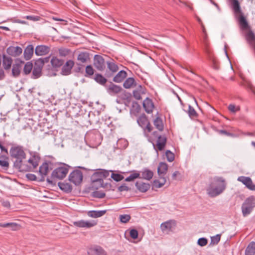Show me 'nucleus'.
<instances>
[{"label":"nucleus","mask_w":255,"mask_h":255,"mask_svg":"<svg viewBox=\"0 0 255 255\" xmlns=\"http://www.w3.org/2000/svg\"><path fill=\"white\" fill-rule=\"evenodd\" d=\"M231 3L235 17L237 20L241 28L243 30H248L245 34L246 40L250 45L255 42L254 48L255 50V34L251 29L246 17L242 11L239 0H232Z\"/></svg>","instance_id":"nucleus-1"},{"label":"nucleus","mask_w":255,"mask_h":255,"mask_svg":"<svg viewBox=\"0 0 255 255\" xmlns=\"http://www.w3.org/2000/svg\"><path fill=\"white\" fill-rule=\"evenodd\" d=\"M9 156L11 160L13 162V168L20 172L26 157L23 146L18 145L12 146L9 150Z\"/></svg>","instance_id":"nucleus-2"},{"label":"nucleus","mask_w":255,"mask_h":255,"mask_svg":"<svg viewBox=\"0 0 255 255\" xmlns=\"http://www.w3.org/2000/svg\"><path fill=\"white\" fill-rule=\"evenodd\" d=\"M227 183L223 177L215 176L210 181L207 192L211 197H215L222 194L226 189Z\"/></svg>","instance_id":"nucleus-3"},{"label":"nucleus","mask_w":255,"mask_h":255,"mask_svg":"<svg viewBox=\"0 0 255 255\" xmlns=\"http://www.w3.org/2000/svg\"><path fill=\"white\" fill-rule=\"evenodd\" d=\"M56 166L54 167L51 173L50 177H47L46 181L51 185H55V180H62L64 178L67 174L70 168L72 167L64 163H56Z\"/></svg>","instance_id":"nucleus-4"},{"label":"nucleus","mask_w":255,"mask_h":255,"mask_svg":"<svg viewBox=\"0 0 255 255\" xmlns=\"http://www.w3.org/2000/svg\"><path fill=\"white\" fill-rule=\"evenodd\" d=\"M88 171H95L91 177L92 188L97 190L98 189V184L102 183L103 179L108 177L110 175V172L112 170H107L103 169H88Z\"/></svg>","instance_id":"nucleus-5"},{"label":"nucleus","mask_w":255,"mask_h":255,"mask_svg":"<svg viewBox=\"0 0 255 255\" xmlns=\"http://www.w3.org/2000/svg\"><path fill=\"white\" fill-rule=\"evenodd\" d=\"M31 157L27 160V163L23 162L20 172L32 171L38 166L41 157L36 152L31 153Z\"/></svg>","instance_id":"nucleus-6"},{"label":"nucleus","mask_w":255,"mask_h":255,"mask_svg":"<svg viewBox=\"0 0 255 255\" xmlns=\"http://www.w3.org/2000/svg\"><path fill=\"white\" fill-rule=\"evenodd\" d=\"M56 162H54L51 160H45L39 168V173L40 177L38 178V182L45 181V177L48 174L49 170H53L56 166Z\"/></svg>","instance_id":"nucleus-7"},{"label":"nucleus","mask_w":255,"mask_h":255,"mask_svg":"<svg viewBox=\"0 0 255 255\" xmlns=\"http://www.w3.org/2000/svg\"><path fill=\"white\" fill-rule=\"evenodd\" d=\"M79 169L86 171H88V169L84 167L77 166L70 173L68 176V180L76 186L81 184L83 178V174Z\"/></svg>","instance_id":"nucleus-8"},{"label":"nucleus","mask_w":255,"mask_h":255,"mask_svg":"<svg viewBox=\"0 0 255 255\" xmlns=\"http://www.w3.org/2000/svg\"><path fill=\"white\" fill-rule=\"evenodd\" d=\"M255 198L253 196H250L245 200L242 206V211L244 217L248 216L252 212L255 207Z\"/></svg>","instance_id":"nucleus-9"},{"label":"nucleus","mask_w":255,"mask_h":255,"mask_svg":"<svg viewBox=\"0 0 255 255\" xmlns=\"http://www.w3.org/2000/svg\"><path fill=\"white\" fill-rule=\"evenodd\" d=\"M139 126L144 129H147L150 132L152 130V127L148 120L147 117L145 114H142L137 120Z\"/></svg>","instance_id":"nucleus-10"},{"label":"nucleus","mask_w":255,"mask_h":255,"mask_svg":"<svg viewBox=\"0 0 255 255\" xmlns=\"http://www.w3.org/2000/svg\"><path fill=\"white\" fill-rule=\"evenodd\" d=\"M167 140V139L166 135H162V136H158V138H157L155 144L152 142L153 148L157 152H158V150L162 151L164 149L166 144Z\"/></svg>","instance_id":"nucleus-11"},{"label":"nucleus","mask_w":255,"mask_h":255,"mask_svg":"<svg viewBox=\"0 0 255 255\" xmlns=\"http://www.w3.org/2000/svg\"><path fill=\"white\" fill-rule=\"evenodd\" d=\"M87 138L93 144H98L101 141V134L98 130L90 131L86 134Z\"/></svg>","instance_id":"nucleus-12"},{"label":"nucleus","mask_w":255,"mask_h":255,"mask_svg":"<svg viewBox=\"0 0 255 255\" xmlns=\"http://www.w3.org/2000/svg\"><path fill=\"white\" fill-rule=\"evenodd\" d=\"M90 54L87 51H82L77 52V60L78 62L76 64L78 66L81 65V64L87 63L90 61Z\"/></svg>","instance_id":"nucleus-13"},{"label":"nucleus","mask_w":255,"mask_h":255,"mask_svg":"<svg viewBox=\"0 0 255 255\" xmlns=\"http://www.w3.org/2000/svg\"><path fill=\"white\" fill-rule=\"evenodd\" d=\"M93 65L98 70L103 71L105 69L106 63L103 57L100 55L96 54L94 57Z\"/></svg>","instance_id":"nucleus-14"},{"label":"nucleus","mask_w":255,"mask_h":255,"mask_svg":"<svg viewBox=\"0 0 255 255\" xmlns=\"http://www.w3.org/2000/svg\"><path fill=\"white\" fill-rule=\"evenodd\" d=\"M106 64L108 70L106 71L105 76L106 78H109L113 77L114 74L119 70V67L113 60L112 61H107Z\"/></svg>","instance_id":"nucleus-15"},{"label":"nucleus","mask_w":255,"mask_h":255,"mask_svg":"<svg viewBox=\"0 0 255 255\" xmlns=\"http://www.w3.org/2000/svg\"><path fill=\"white\" fill-rule=\"evenodd\" d=\"M238 180L244 184L246 187L252 191H255V184L253 182L250 177L241 176L238 177Z\"/></svg>","instance_id":"nucleus-16"},{"label":"nucleus","mask_w":255,"mask_h":255,"mask_svg":"<svg viewBox=\"0 0 255 255\" xmlns=\"http://www.w3.org/2000/svg\"><path fill=\"white\" fill-rule=\"evenodd\" d=\"M176 222L174 220H169L162 223L160 228L163 232H167V233L173 232L176 227Z\"/></svg>","instance_id":"nucleus-17"},{"label":"nucleus","mask_w":255,"mask_h":255,"mask_svg":"<svg viewBox=\"0 0 255 255\" xmlns=\"http://www.w3.org/2000/svg\"><path fill=\"white\" fill-rule=\"evenodd\" d=\"M24 63V61L20 59H16L15 63L13 64L12 68V75L14 77H18L20 74L21 64Z\"/></svg>","instance_id":"nucleus-18"},{"label":"nucleus","mask_w":255,"mask_h":255,"mask_svg":"<svg viewBox=\"0 0 255 255\" xmlns=\"http://www.w3.org/2000/svg\"><path fill=\"white\" fill-rule=\"evenodd\" d=\"M74 65V62L72 60H68L65 64H63L61 69V74L62 75L67 76L71 73V70Z\"/></svg>","instance_id":"nucleus-19"},{"label":"nucleus","mask_w":255,"mask_h":255,"mask_svg":"<svg viewBox=\"0 0 255 255\" xmlns=\"http://www.w3.org/2000/svg\"><path fill=\"white\" fill-rule=\"evenodd\" d=\"M50 51V47L45 45H37L35 49V54L37 56L46 55Z\"/></svg>","instance_id":"nucleus-20"},{"label":"nucleus","mask_w":255,"mask_h":255,"mask_svg":"<svg viewBox=\"0 0 255 255\" xmlns=\"http://www.w3.org/2000/svg\"><path fill=\"white\" fill-rule=\"evenodd\" d=\"M89 255H107L106 251L99 246L91 247L88 251Z\"/></svg>","instance_id":"nucleus-21"},{"label":"nucleus","mask_w":255,"mask_h":255,"mask_svg":"<svg viewBox=\"0 0 255 255\" xmlns=\"http://www.w3.org/2000/svg\"><path fill=\"white\" fill-rule=\"evenodd\" d=\"M142 105L145 111L147 113L151 114L152 113L154 105L151 99L146 98L143 101Z\"/></svg>","instance_id":"nucleus-22"},{"label":"nucleus","mask_w":255,"mask_h":255,"mask_svg":"<svg viewBox=\"0 0 255 255\" xmlns=\"http://www.w3.org/2000/svg\"><path fill=\"white\" fill-rule=\"evenodd\" d=\"M73 224L75 226L79 228H90L94 226L96 224V223H93L90 221H86L82 220L74 222Z\"/></svg>","instance_id":"nucleus-23"},{"label":"nucleus","mask_w":255,"mask_h":255,"mask_svg":"<svg viewBox=\"0 0 255 255\" xmlns=\"http://www.w3.org/2000/svg\"><path fill=\"white\" fill-rule=\"evenodd\" d=\"M6 52L9 55L15 57L22 53V49L19 46H10L7 48Z\"/></svg>","instance_id":"nucleus-24"},{"label":"nucleus","mask_w":255,"mask_h":255,"mask_svg":"<svg viewBox=\"0 0 255 255\" xmlns=\"http://www.w3.org/2000/svg\"><path fill=\"white\" fill-rule=\"evenodd\" d=\"M58 186L62 191L66 193H70L73 190L72 185L65 181L59 182L58 183Z\"/></svg>","instance_id":"nucleus-25"},{"label":"nucleus","mask_w":255,"mask_h":255,"mask_svg":"<svg viewBox=\"0 0 255 255\" xmlns=\"http://www.w3.org/2000/svg\"><path fill=\"white\" fill-rule=\"evenodd\" d=\"M208 55V59L211 62V65L213 69L218 70L220 69V62L209 51H207Z\"/></svg>","instance_id":"nucleus-26"},{"label":"nucleus","mask_w":255,"mask_h":255,"mask_svg":"<svg viewBox=\"0 0 255 255\" xmlns=\"http://www.w3.org/2000/svg\"><path fill=\"white\" fill-rule=\"evenodd\" d=\"M122 88L111 82L107 88L108 92L110 94H117L122 91Z\"/></svg>","instance_id":"nucleus-27"},{"label":"nucleus","mask_w":255,"mask_h":255,"mask_svg":"<svg viewBox=\"0 0 255 255\" xmlns=\"http://www.w3.org/2000/svg\"><path fill=\"white\" fill-rule=\"evenodd\" d=\"M34 52V47L32 45L29 44L25 48L23 52L24 58L26 60L31 58Z\"/></svg>","instance_id":"nucleus-28"},{"label":"nucleus","mask_w":255,"mask_h":255,"mask_svg":"<svg viewBox=\"0 0 255 255\" xmlns=\"http://www.w3.org/2000/svg\"><path fill=\"white\" fill-rule=\"evenodd\" d=\"M127 76L128 74L126 71L123 70H121L113 78V81L116 83H121L126 79Z\"/></svg>","instance_id":"nucleus-29"},{"label":"nucleus","mask_w":255,"mask_h":255,"mask_svg":"<svg viewBox=\"0 0 255 255\" xmlns=\"http://www.w3.org/2000/svg\"><path fill=\"white\" fill-rule=\"evenodd\" d=\"M168 165L165 162H160L157 168V173L159 176L163 177L168 170Z\"/></svg>","instance_id":"nucleus-30"},{"label":"nucleus","mask_w":255,"mask_h":255,"mask_svg":"<svg viewBox=\"0 0 255 255\" xmlns=\"http://www.w3.org/2000/svg\"><path fill=\"white\" fill-rule=\"evenodd\" d=\"M121 98L124 100V104L126 106H129V105L131 101L132 95L130 93L125 90L122 93L121 95Z\"/></svg>","instance_id":"nucleus-31"},{"label":"nucleus","mask_w":255,"mask_h":255,"mask_svg":"<svg viewBox=\"0 0 255 255\" xmlns=\"http://www.w3.org/2000/svg\"><path fill=\"white\" fill-rule=\"evenodd\" d=\"M135 186L140 192L144 193L149 189L150 185L148 183L137 181L135 183Z\"/></svg>","instance_id":"nucleus-32"},{"label":"nucleus","mask_w":255,"mask_h":255,"mask_svg":"<svg viewBox=\"0 0 255 255\" xmlns=\"http://www.w3.org/2000/svg\"><path fill=\"white\" fill-rule=\"evenodd\" d=\"M64 62V60L60 59L55 56H53L50 60L51 64L52 67L54 69H57L61 67L63 65Z\"/></svg>","instance_id":"nucleus-33"},{"label":"nucleus","mask_w":255,"mask_h":255,"mask_svg":"<svg viewBox=\"0 0 255 255\" xmlns=\"http://www.w3.org/2000/svg\"><path fill=\"white\" fill-rule=\"evenodd\" d=\"M2 58V66L3 68L6 71L9 70L11 68L12 63V58L6 56L5 55H3Z\"/></svg>","instance_id":"nucleus-34"},{"label":"nucleus","mask_w":255,"mask_h":255,"mask_svg":"<svg viewBox=\"0 0 255 255\" xmlns=\"http://www.w3.org/2000/svg\"><path fill=\"white\" fill-rule=\"evenodd\" d=\"M141 110V107L137 102L133 101L132 103L131 107L130 109V113L135 116H137Z\"/></svg>","instance_id":"nucleus-35"},{"label":"nucleus","mask_w":255,"mask_h":255,"mask_svg":"<svg viewBox=\"0 0 255 255\" xmlns=\"http://www.w3.org/2000/svg\"><path fill=\"white\" fill-rule=\"evenodd\" d=\"M136 86V83L135 79L132 77L127 78L123 84V86L126 89H129L131 87H134Z\"/></svg>","instance_id":"nucleus-36"},{"label":"nucleus","mask_w":255,"mask_h":255,"mask_svg":"<svg viewBox=\"0 0 255 255\" xmlns=\"http://www.w3.org/2000/svg\"><path fill=\"white\" fill-rule=\"evenodd\" d=\"M107 212V210L90 211L88 212V215L92 218H97L104 216Z\"/></svg>","instance_id":"nucleus-37"},{"label":"nucleus","mask_w":255,"mask_h":255,"mask_svg":"<svg viewBox=\"0 0 255 255\" xmlns=\"http://www.w3.org/2000/svg\"><path fill=\"white\" fill-rule=\"evenodd\" d=\"M245 255H255V242H251L247 246L245 253Z\"/></svg>","instance_id":"nucleus-38"},{"label":"nucleus","mask_w":255,"mask_h":255,"mask_svg":"<svg viewBox=\"0 0 255 255\" xmlns=\"http://www.w3.org/2000/svg\"><path fill=\"white\" fill-rule=\"evenodd\" d=\"M94 80L99 84L104 86L107 82V79L103 75L97 73L95 75Z\"/></svg>","instance_id":"nucleus-39"},{"label":"nucleus","mask_w":255,"mask_h":255,"mask_svg":"<svg viewBox=\"0 0 255 255\" xmlns=\"http://www.w3.org/2000/svg\"><path fill=\"white\" fill-rule=\"evenodd\" d=\"M153 176V172L152 171L148 169H144L141 172V177H140V178L147 180H150L152 178Z\"/></svg>","instance_id":"nucleus-40"},{"label":"nucleus","mask_w":255,"mask_h":255,"mask_svg":"<svg viewBox=\"0 0 255 255\" xmlns=\"http://www.w3.org/2000/svg\"><path fill=\"white\" fill-rule=\"evenodd\" d=\"M153 124L154 126L159 131H162L164 128L162 120L159 117H157L154 121Z\"/></svg>","instance_id":"nucleus-41"},{"label":"nucleus","mask_w":255,"mask_h":255,"mask_svg":"<svg viewBox=\"0 0 255 255\" xmlns=\"http://www.w3.org/2000/svg\"><path fill=\"white\" fill-rule=\"evenodd\" d=\"M33 67V64L31 62H26L23 68V72L24 75H27L29 74L31 72Z\"/></svg>","instance_id":"nucleus-42"},{"label":"nucleus","mask_w":255,"mask_h":255,"mask_svg":"<svg viewBox=\"0 0 255 255\" xmlns=\"http://www.w3.org/2000/svg\"><path fill=\"white\" fill-rule=\"evenodd\" d=\"M0 227L3 228H10L12 231H16L18 227V224L15 223H0Z\"/></svg>","instance_id":"nucleus-43"},{"label":"nucleus","mask_w":255,"mask_h":255,"mask_svg":"<svg viewBox=\"0 0 255 255\" xmlns=\"http://www.w3.org/2000/svg\"><path fill=\"white\" fill-rule=\"evenodd\" d=\"M71 53V49L64 47L58 49L59 55L61 57H66Z\"/></svg>","instance_id":"nucleus-44"},{"label":"nucleus","mask_w":255,"mask_h":255,"mask_svg":"<svg viewBox=\"0 0 255 255\" xmlns=\"http://www.w3.org/2000/svg\"><path fill=\"white\" fill-rule=\"evenodd\" d=\"M186 112L188 113L189 117L191 119L197 118L198 117V114L195 110L190 105H188V110Z\"/></svg>","instance_id":"nucleus-45"},{"label":"nucleus","mask_w":255,"mask_h":255,"mask_svg":"<svg viewBox=\"0 0 255 255\" xmlns=\"http://www.w3.org/2000/svg\"><path fill=\"white\" fill-rule=\"evenodd\" d=\"M160 178L162 180L161 182H160L158 180H155L153 183V186L157 188H159L162 187L166 183V178L162 176H160Z\"/></svg>","instance_id":"nucleus-46"},{"label":"nucleus","mask_w":255,"mask_h":255,"mask_svg":"<svg viewBox=\"0 0 255 255\" xmlns=\"http://www.w3.org/2000/svg\"><path fill=\"white\" fill-rule=\"evenodd\" d=\"M41 75L42 70L41 69H38V68H35L33 67L31 78L32 79H37Z\"/></svg>","instance_id":"nucleus-47"},{"label":"nucleus","mask_w":255,"mask_h":255,"mask_svg":"<svg viewBox=\"0 0 255 255\" xmlns=\"http://www.w3.org/2000/svg\"><path fill=\"white\" fill-rule=\"evenodd\" d=\"M94 71L95 70L92 65H87L85 68L86 74L85 75V76L91 77L94 75Z\"/></svg>","instance_id":"nucleus-48"},{"label":"nucleus","mask_w":255,"mask_h":255,"mask_svg":"<svg viewBox=\"0 0 255 255\" xmlns=\"http://www.w3.org/2000/svg\"><path fill=\"white\" fill-rule=\"evenodd\" d=\"M105 196V193L102 191H95L92 193V196L96 198L102 199Z\"/></svg>","instance_id":"nucleus-49"},{"label":"nucleus","mask_w":255,"mask_h":255,"mask_svg":"<svg viewBox=\"0 0 255 255\" xmlns=\"http://www.w3.org/2000/svg\"><path fill=\"white\" fill-rule=\"evenodd\" d=\"M136 178H140V174L138 172H135L130 174L128 177L125 179V181L127 182H130L133 181Z\"/></svg>","instance_id":"nucleus-50"},{"label":"nucleus","mask_w":255,"mask_h":255,"mask_svg":"<svg viewBox=\"0 0 255 255\" xmlns=\"http://www.w3.org/2000/svg\"><path fill=\"white\" fill-rule=\"evenodd\" d=\"M221 239V235L217 234L215 236L211 237V242L210 245H217L220 242Z\"/></svg>","instance_id":"nucleus-51"},{"label":"nucleus","mask_w":255,"mask_h":255,"mask_svg":"<svg viewBox=\"0 0 255 255\" xmlns=\"http://www.w3.org/2000/svg\"><path fill=\"white\" fill-rule=\"evenodd\" d=\"M111 177L116 182H119L124 178V176L122 175L114 173H112Z\"/></svg>","instance_id":"nucleus-52"},{"label":"nucleus","mask_w":255,"mask_h":255,"mask_svg":"<svg viewBox=\"0 0 255 255\" xmlns=\"http://www.w3.org/2000/svg\"><path fill=\"white\" fill-rule=\"evenodd\" d=\"M165 155L167 160L169 162L173 161L175 159L174 154L169 150H167L165 152Z\"/></svg>","instance_id":"nucleus-53"},{"label":"nucleus","mask_w":255,"mask_h":255,"mask_svg":"<svg viewBox=\"0 0 255 255\" xmlns=\"http://www.w3.org/2000/svg\"><path fill=\"white\" fill-rule=\"evenodd\" d=\"M43 65V61L42 60V58H40L35 61L34 67L42 70Z\"/></svg>","instance_id":"nucleus-54"},{"label":"nucleus","mask_w":255,"mask_h":255,"mask_svg":"<svg viewBox=\"0 0 255 255\" xmlns=\"http://www.w3.org/2000/svg\"><path fill=\"white\" fill-rule=\"evenodd\" d=\"M144 94V91L140 92L139 90H135L133 91V97L138 100L141 99V94Z\"/></svg>","instance_id":"nucleus-55"},{"label":"nucleus","mask_w":255,"mask_h":255,"mask_svg":"<svg viewBox=\"0 0 255 255\" xmlns=\"http://www.w3.org/2000/svg\"><path fill=\"white\" fill-rule=\"evenodd\" d=\"M208 244V240L204 237L199 238L197 241L198 245L200 247H204Z\"/></svg>","instance_id":"nucleus-56"},{"label":"nucleus","mask_w":255,"mask_h":255,"mask_svg":"<svg viewBox=\"0 0 255 255\" xmlns=\"http://www.w3.org/2000/svg\"><path fill=\"white\" fill-rule=\"evenodd\" d=\"M97 186H98V189L99 188L102 187L108 190H110L112 188V185L111 183H104V180L103 181L102 183H100L99 184H98V185H97Z\"/></svg>","instance_id":"nucleus-57"},{"label":"nucleus","mask_w":255,"mask_h":255,"mask_svg":"<svg viewBox=\"0 0 255 255\" xmlns=\"http://www.w3.org/2000/svg\"><path fill=\"white\" fill-rule=\"evenodd\" d=\"M0 166L3 169L7 170L9 168V164L7 160L0 159Z\"/></svg>","instance_id":"nucleus-58"},{"label":"nucleus","mask_w":255,"mask_h":255,"mask_svg":"<svg viewBox=\"0 0 255 255\" xmlns=\"http://www.w3.org/2000/svg\"><path fill=\"white\" fill-rule=\"evenodd\" d=\"M130 219V216L129 215L125 214L120 216V221L123 223L128 222Z\"/></svg>","instance_id":"nucleus-59"},{"label":"nucleus","mask_w":255,"mask_h":255,"mask_svg":"<svg viewBox=\"0 0 255 255\" xmlns=\"http://www.w3.org/2000/svg\"><path fill=\"white\" fill-rule=\"evenodd\" d=\"M129 235H130V237L132 239L135 240V239H137V238H138V231L136 229H132L130 230V231H129Z\"/></svg>","instance_id":"nucleus-60"},{"label":"nucleus","mask_w":255,"mask_h":255,"mask_svg":"<svg viewBox=\"0 0 255 255\" xmlns=\"http://www.w3.org/2000/svg\"><path fill=\"white\" fill-rule=\"evenodd\" d=\"M217 131L221 134H224L228 136H234V133H231L226 130L219 129V130H217Z\"/></svg>","instance_id":"nucleus-61"},{"label":"nucleus","mask_w":255,"mask_h":255,"mask_svg":"<svg viewBox=\"0 0 255 255\" xmlns=\"http://www.w3.org/2000/svg\"><path fill=\"white\" fill-rule=\"evenodd\" d=\"M24 18L32 21H38L40 19V17L39 16H36V15H27L25 16Z\"/></svg>","instance_id":"nucleus-62"},{"label":"nucleus","mask_w":255,"mask_h":255,"mask_svg":"<svg viewBox=\"0 0 255 255\" xmlns=\"http://www.w3.org/2000/svg\"><path fill=\"white\" fill-rule=\"evenodd\" d=\"M26 178L30 181H38V178L37 179V177L35 175L33 174L28 173L26 175Z\"/></svg>","instance_id":"nucleus-63"},{"label":"nucleus","mask_w":255,"mask_h":255,"mask_svg":"<svg viewBox=\"0 0 255 255\" xmlns=\"http://www.w3.org/2000/svg\"><path fill=\"white\" fill-rule=\"evenodd\" d=\"M229 110L232 113H236L237 111L239 110V108H236L234 105L230 104L228 106Z\"/></svg>","instance_id":"nucleus-64"}]
</instances>
